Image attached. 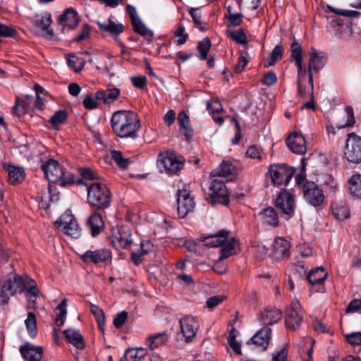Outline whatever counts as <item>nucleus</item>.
<instances>
[{
    "label": "nucleus",
    "instance_id": "680f3d73",
    "mask_svg": "<svg viewBox=\"0 0 361 361\" xmlns=\"http://www.w3.org/2000/svg\"><path fill=\"white\" fill-rule=\"evenodd\" d=\"M345 116H346L345 122H339L336 124V126L338 128H343L348 127V126H350L354 124L355 120H354L353 111L352 108L348 107L346 109Z\"/></svg>",
    "mask_w": 361,
    "mask_h": 361
},
{
    "label": "nucleus",
    "instance_id": "0eeeda50",
    "mask_svg": "<svg viewBox=\"0 0 361 361\" xmlns=\"http://www.w3.org/2000/svg\"><path fill=\"white\" fill-rule=\"evenodd\" d=\"M344 155L348 161L361 163V137L354 133L348 135Z\"/></svg>",
    "mask_w": 361,
    "mask_h": 361
},
{
    "label": "nucleus",
    "instance_id": "c756f323",
    "mask_svg": "<svg viewBox=\"0 0 361 361\" xmlns=\"http://www.w3.org/2000/svg\"><path fill=\"white\" fill-rule=\"evenodd\" d=\"M169 340V335L166 331L154 334L149 336L145 341L147 346L151 350L164 345Z\"/></svg>",
    "mask_w": 361,
    "mask_h": 361
},
{
    "label": "nucleus",
    "instance_id": "864d4df0",
    "mask_svg": "<svg viewBox=\"0 0 361 361\" xmlns=\"http://www.w3.org/2000/svg\"><path fill=\"white\" fill-rule=\"evenodd\" d=\"M176 37L175 42L178 45H182L186 42L188 39V35L185 32V28L182 24H179L178 27L174 32Z\"/></svg>",
    "mask_w": 361,
    "mask_h": 361
},
{
    "label": "nucleus",
    "instance_id": "09e8293b",
    "mask_svg": "<svg viewBox=\"0 0 361 361\" xmlns=\"http://www.w3.org/2000/svg\"><path fill=\"white\" fill-rule=\"evenodd\" d=\"M90 312L95 317V319L98 324L99 329L103 331L105 326V317L103 310L97 305L91 304Z\"/></svg>",
    "mask_w": 361,
    "mask_h": 361
},
{
    "label": "nucleus",
    "instance_id": "ea45409f",
    "mask_svg": "<svg viewBox=\"0 0 361 361\" xmlns=\"http://www.w3.org/2000/svg\"><path fill=\"white\" fill-rule=\"evenodd\" d=\"M329 27L335 35H339L342 37L347 36L346 33L351 31V26L342 23L341 20H333L329 23Z\"/></svg>",
    "mask_w": 361,
    "mask_h": 361
},
{
    "label": "nucleus",
    "instance_id": "4d7b16f0",
    "mask_svg": "<svg viewBox=\"0 0 361 361\" xmlns=\"http://www.w3.org/2000/svg\"><path fill=\"white\" fill-rule=\"evenodd\" d=\"M283 51V47L280 45H276L271 52L269 60L265 66L267 67L273 66L276 61L280 60L282 58Z\"/></svg>",
    "mask_w": 361,
    "mask_h": 361
},
{
    "label": "nucleus",
    "instance_id": "58836bf2",
    "mask_svg": "<svg viewBox=\"0 0 361 361\" xmlns=\"http://www.w3.org/2000/svg\"><path fill=\"white\" fill-rule=\"evenodd\" d=\"M228 232L222 231L219 233L206 237L204 242L207 246L221 247L228 238Z\"/></svg>",
    "mask_w": 361,
    "mask_h": 361
},
{
    "label": "nucleus",
    "instance_id": "49530a36",
    "mask_svg": "<svg viewBox=\"0 0 361 361\" xmlns=\"http://www.w3.org/2000/svg\"><path fill=\"white\" fill-rule=\"evenodd\" d=\"M207 107L210 114L212 115L214 120L219 124H222L224 119L216 115L222 111L221 104L218 101L207 102Z\"/></svg>",
    "mask_w": 361,
    "mask_h": 361
},
{
    "label": "nucleus",
    "instance_id": "6e6552de",
    "mask_svg": "<svg viewBox=\"0 0 361 361\" xmlns=\"http://www.w3.org/2000/svg\"><path fill=\"white\" fill-rule=\"evenodd\" d=\"M111 241L116 249L127 248L132 243L130 230L124 226L114 228L111 231Z\"/></svg>",
    "mask_w": 361,
    "mask_h": 361
},
{
    "label": "nucleus",
    "instance_id": "8fccbe9b",
    "mask_svg": "<svg viewBox=\"0 0 361 361\" xmlns=\"http://www.w3.org/2000/svg\"><path fill=\"white\" fill-rule=\"evenodd\" d=\"M10 296H12V292L7 278L0 279V302L1 303L7 302Z\"/></svg>",
    "mask_w": 361,
    "mask_h": 361
},
{
    "label": "nucleus",
    "instance_id": "1a4fd4ad",
    "mask_svg": "<svg viewBox=\"0 0 361 361\" xmlns=\"http://www.w3.org/2000/svg\"><path fill=\"white\" fill-rule=\"evenodd\" d=\"M275 205L283 214L292 215L296 207L294 195L287 190H281L275 200Z\"/></svg>",
    "mask_w": 361,
    "mask_h": 361
},
{
    "label": "nucleus",
    "instance_id": "c9c22d12",
    "mask_svg": "<svg viewBox=\"0 0 361 361\" xmlns=\"http://www.w3.org/2000/svg\"><path fill=\"white\" fill-rule=\"evenodd\" d=\"M348 190L353 197L361 198V174H353L348 180Z\"/></svg>",
    "mask_w": 361,
    "mask_h": 361
},
{
    "label": "nucleus",
    "instance_id": "bb28decb",
    "mask_svg": "<svg viewBox=\"0 0 361 361\" xmlns=\"http://www.w3.org/2000/svg\"><path fill=\"white\" fill-rule=\"evenodd\" d=\"M270 335L271 329L268 326H264L252 336L250 342L252 344L262 347L264 350L269 344Z\"/></svg>",
    "mask_w": 361,
    "mask_h": 361
},
{
    "label": "nucleus",
    "instance_id": "6ab92c4d",
    "mask_svg": "<svg viewBox=\"0 0 361 361\" xmlns=\"http://www.w3.org/2000/svg\"><path fill=\"white\" fill-rule=\"evenodd\" d=\"M209 189L213 195H215L216 201H219L224 205H227L229 203L230 194L222 180L216 178L213 179Z\"/></svg>",
    "mask_w": 361,
    "mask_h": 361
},
{
    "label": "nucleus",
    "instance_id": "a878e982",
    "mask_svg": "<svg viewBox=\"0 0 361 361\" xmlns=\"http://www.w3.org/2000/svg\"><path fill=\"white\" fill-rule=\"evenodd\" d=\"M68 343L78 349L82 350L85 347L83 336L80 331L75 329H68L63 331Z\"/></svg>",
    "mask_w": 361,
    "mask_h": 361
},
{
    "label": "nucleus",
    "instance_id": "2f4dec72",
    "mask_svg": "<svg viewBox=\"0 0 361 361\" xmlns=\"http://www.w3.org/2000/svg\"><path fill=\"white\" fill-rule=\"evenodd\" d=\"M100 30L108 32L114 35H118L123 31V25L121 23H116L112 20L109 19L106 23L97 22Z\"/></svg>",
    "mask_w": 361,
    "mask_h": 361
},
{
    "label": "nucleus",
    "instance_id": "e2e57ef3",
    "mask_svg": "<svg viewBox=\"0 0 361 361\" xmlns=\"http://www.w3.org/2000/svg\"><path fill=\"white\" fill-rule=\"evenodd\" d=\"M178 122L180 129H184L186 131L190 127L189 116L185 111H181L178 115Z\"/></svg>",
    "mask_w": 361,
    "mask_h": 361
},
{
    "label": "nucleus",
    "instance_id": "0e129e2a",
    "mask_svg": "<svg viewBox=\"0 0 361 361\" xmlns=\"http://www.w3.org/2000/svg\"><path fill=\"white\" fill-rule=\"evenodd\" d=\"M229 35L231 37V39H233L240 44H245L247 43V37L242 29L238 30L236 31H233L230 32Z\"/></svg>",
    "mask_w": 361,
    "mask_h": 361
},
{
    "label": "nucleus",
    "instance_id": "37998d69",
    "mask_svg": "<svg viewBox=\"0 0 361 361\" xmlns=\"http://www.w3.org/2000/svg\"><path fill=\"white\" fill-rule=\"evenodd\" d=\"M80 174L81 176V178L77 180L76 183L78 185H85L86 183H90V181H99L98 175L94 171L88 168L80 169Z\"/></svg>",
    "mask_w": 361,
    "mask_h": 361
},
{
    "label": "nucleus",
    "instance_id": "f3484780",
    "mask_svg": "<svg viewBox=\"0 0 361 361\" xmlns=\"http://www.w3.org/2000/svg\"><path fill=\"white\" fill-rule=\"evenodd\" d=\"M51 23V14L48 11H44L37 14L33 19L35 26L44 32V36L48 39H51L54 37L53 32L49 30Z\"/></svg>",
    "mask_w": 361,
    "mask_h": 361
},
{
    "label": "nucleus",
    "instance_id": "f257e3e1",
    "mask_svg": "<svg viewBox=\"0 0 361 361\" xmlns=\"http://www.w3.org/2000/svg\"><path fill=\"white\" fill-rule=\"evenodd\" d=\"M111 124L115 135L121 138L135 140L138 137L140 121L133 111L120 110L115 112L111 116Z\"/></svg>",
    "mask_w": 361,
    "mask_h": 361
},
{
    "label": "nucleus",
    "instance_id": "e433bc0d",
    "mask_svg": "<svg viewBox=\"0 0 361 361\" xmlns=\"http://www.w3.org/2000/svg\"><path fill=\"white\" fill-rule=\"evenodd\" d=\"M8 181L11 184H17L22 182L25 177L23 169L13 165H9L7 169Z\"/></svg>",
    "mask_w": 361,
    "mask_h": 361
},
{
    "label": "nucleus",
    "instance_id": "f704fd0d",
    "mask_svg": "<svg viewBox=\"0 0 361 361\" xmlns=\"http://www.w3.org/2000/svg\"><path fill=\"white\" fill-rule=\"evenodd\" d=\"M7 279L12 295L17 293H22L26 288L27 281L18 275L9 276Z\"/></svg>",
    "mask_w": 361,
    "mask_h": 361
},
{
    "label": "nucleus",
    "instance_id": "69168bd1",
    "mask_svg": "<svg viewBox=\"0 0 361 361\" xmlns=\"http://www.w3.org/2000/svg\"><path fill=\"white\" fill-rule=\"evenodd\" d=\"M225 298H226L223 295L212 296L207 299L206 302V307L210 310H212L221 304L225 300Z\"/></svg>",
    "mask_w": 361,
    "mask_h": 361
},
{
    "label": "nucleus",
    "instance_id": "6e6d98bb",
    "mask_svg": "<svg viewBox=\"0 0 361 361\" xmlns=\"http://www.w3.org/2000/svg\"><path fill=\"white\" fill-rule=\"evenodd\" d=\"M211 47V42L209 38H204L202 41L198 42L197 49L201 55V59L206 60L207 53Z\"/></svg>",
    "mask_w": 361,
    "mask_h": 361
},
{
    "label": "nucleus",
    "instance_id": "774afa93",
    "mask_svg": "<svg viewBox=\"0 0 361 361\" xmlns=\"http://www.w3.org/2000/svg\"><path fill=\"white\" fill-rule=\"evenodd\" d=\"M347 341L351 345H361V332H353L345 336Z\"/></svg>",
    "mask_w": 361,
    "mask_h": 361
},
{
    "label": "nucleus",
    "instance_id": "a211bd4d",
    "mask_svg": "<svg viewBox=\"0 0 361 361\" xmlns=\"http://www.w3.org/2000/svg\"><path fill=\"white\" fill-rule=\"evenodd\" d=\"M34 103V107L39 110H42L44 101V99L39 97L38 94L35 98L33 97H27L25 99H22L19 101L17 99L16 104L14 105L13 110L17 115H20L21 113H24L28 111L27 105Z\"/></svg>",
    "mask_w": 361,
    "mask_h": 361
},
{
    "label": "nucleus",
    "instance_id": "13d9d810",
    "mask_svg": "<svg viewBox=\"0 0 361 361\" xmlns=\"http://www.w3.org/2000/svg\"><path fill=\"white\" fill-rule=\"evenodd\" d=\"M190 14L192 18L195 26L202 31L204 30L205 26L204 25L199 10L197 8H191L190 10Z\"/></svg>",
    "mask_w": 361,
    "mask_h": 361
},
{
    "label": "nucleus",
    "instance_id": "4c0bfd02",
    "mask_svg": "<svg viewBox=\"0 0 361 361\" xmlns=\"http://www.w3.org/2000/svg\"><path fill=\"white\" fill-rule=\"evenodd\" d=\"M235 166L229 161H224L215 170L211 173L212 177H226L233 174Z\"/></svg>",
    "mask_w": 361,
    "mask_h": 361
},
{
    "label": "nucleus",
    "instance_id": "4be33fe9",
    "mask_svg": "<svg viewBox=\"0 0 361 361\" xmlns=\"http://www.w3.org/2000/svg\"><path fill=\"white\" fill-rule=\"evenodd\" d=\"M22 356L28 361H39L42 358L43 349L40 346L26 343L20 348Z\"/></svg>",
    "mask_w": 361,
    "mask_h": 361
},
{
    "label": "nucleus",
    "instance_id": "7ed1b4c3",
    "mask_svg": "<svg viewBox=\"0 0 361 361\" xmlns=\"http://www.w3.org/2000/svg\"><path fill=\"white\" fill-rule=\"evenodd\" d=\"M42 169L49 182H59L61 186H66L74 182L73 175L66 172L63 166L56 160H48L42 164Z\"/></svg>",
    "mask_w": 361,
    "mask_h": 361
},
{
    "label": "nucleus",
    "instance_id": "423d86ee",
    "mask_svg": "<svg viewBox=\"0 0 361 361\" xmlns=\"http://www.w3.org/2000/svg\"><path fill=\"white\" fill-rule=\"evenodd\" d=\"M303 321V310L297 299L291 301L290 306L286 309L285 324L287 328L295 330Z\"/></svg>",
    "mask_w": 361,
    "mask_h": 361
},
{
    "label": "nucleus",
    "instance_id": "4468645a",
    "mask_svg": "<svg viewBox=\"0 0 361 361\" xmlns=\"http://www.w3.org/2000/svg\"><path fill=\"white\" fill-rule=\"evenodd\" d=\"M181 334L186 342H190L196 336L200 325L195 317H184L179 320Z\"/></svg>",
    "mask_w": 361,
    "mask_h": 361
},
{
    "label": "nucleus",
    "instance_id": "aec40b11",
    "mask_svg": "<svg viewBox=\"0 0 361 361\" xmlns=\"http://www.w3.org/2000/svg\"><path fill=\"white\" fill-rule=\"evenodd\" d=\"M327 277V273L323 267H317L310 271L307 278L309 283L312 286H317L316 290L318 292H324L325 288L324 282Z\"/></svg>",
    "mask_w": 361,
    "mask_h": 361
},
{
    "label": "nucleus",
    "instance_id": "5fc2aeb1",
    "mask_svg": "<svg viewBox=\"0 0 361 361\" xmlns=\"http://www.w3.org/2000/svg\"><path fill=\"white\" fill-rule=\"evenodd\" d=\"M111 158L122 169L128 168L130 163L128 159L124 158L120 151L114 150L111 152Z\"/></svg>",
    "mask_w": 361,
    "mask_h": 361
},
{
    "label": "nucleus",
    "instance_id": "393cba45",
    "mask_svg": "<svg viewBox=\"0 0 361 361\" xmlns=\"http://www.w3.org/2000/svg\"><path fill=\"white\" fill-rule=\"evenodd\" d=\"M282 317V312L276 308L266 309L260 314V321L266 326L279 322Z\"/></svg>",
    "mask_w": 361,
    "mask_h": 361
},
{
    "label": "nucleus",
    "instance_id": "2eb2a0df",
    "mask_svg": "<svg viewBox=\"0 0 361 361\" xmlns=\"http://www.w3.org/2000/svg\"><path fill=\"white\" fill-rule=\"evenodd\" d=\"M80 20L77 11L73 8H66L60 16L59 19V25L61 27L63 32L75 28Z\"/></svg>",
    "mask_w": 361,
    "mask_h": 361
},
{
    "label": "nucleus",
    "instance_id": "39448f33",
    "mask_svg": "<svg viewBox=\"0 0 361 361\" xmlns=\"http://www.w3.org/2000/svg\"><path fill=\"white\" fill-rule=\"evenodd\" d=\"M269 171L271 182L275 186L287 185L295 173L293 169L285 164H272Z\"/></svg>",
    "mask_w": 361,
    "mask_h": 361
},
{
    "label": "nucleus",
    "instance_id": "3c124183",
    "mask_svg": "<svg viewBox=\"0 0 361 361\" xmlns=\"http://www.w3.org/2000/svg\"><path fill=\"white\" fill-rule=\"evenodd\" d=\"M85 60L78 57L74 54H69L68 57V64L69 67L75 72H80L85 66Z\"/></svg>",
    "mask_w": 361,
    "mask_h": 361
},
{
    "label": "nucleus",
    "instance_id": "473e14b6",
    "mask_svg": "<svg viewBox=\"0 0 361 361\" xmlns=\"http://www.w3.org/2000/svg\"><path fill=\"white\" fill-rule=\"evenodd\" d=\"M120 92V90L118 88L99 90L96 93V99L102 100L104 104H111L118 97Z\"/></svg>",
    "mask_w": 361,
    "mask_h": 361
},
{
    "label": "nucleus",
    "instance_id": "f8f14e48",
    "mask_svg": "<svg viewBox=\"0 0 361 361\" xmlns=\"http://www.w3.org/2000/svg\"><path fill=\"white\" fill-rule=\"evenodd\" d=\"M81 259L85 263H108L111 260V252L106 248L88 250L81 255Z\"/></svg>",
    "mask_w": 361,
    "mask_h": 361
},
{
    "label": "nucleus",
    "instance_id": "79ce46f5",
    "mask_svg": "<svg viewBox=\"0 0 361 361\" xmlns=\"http://www.w3.org/2000/svg\"><path fill=\"white\" fill-rule=\"evenodd\" d=\"M66 307L67 301L66 299H63L55 309V323L59 327L63 326L65 322L67 314Z\"/></svg>",
    "mask_w": 361,
    "mask_h": 361
},
{
    "label": "nucleus",
    "instance_id": "f03ea898",
    "mask_svg": "<svg viewBox=\"0 0 361 361\" xmlns=\"http://www.w3.org/2000/svg\"><path fill=\"white\" fill-rule=\"evenodd\" d=\"M87 187V202L97 209H106L111 202L110 192L106 185L100 182L86 183Z\"/></svg>",
    "mask_w": 361,
    "mask_h": 361
},
{
    "label": "nucleus",
    "instance_id": "412c9836",
    "mask_svg": "<svg viewBox=\"0 0 361 361\" xmlns=\"http://www.w3.org/2000/svg\"><path fill=\"white\" fill-rule=\"evenodd\" d=\"M286 143L293 153L303 154L307 150L304 137L297 133L290 134L286 140Z\"/></svg>",
    "mask_w": 361,
    "mask_h": 361
},
{
    "label": "nucleus",
    "instance_id": "de8ad7c7",
    "mask_svg": "<svg viewBox=\"0 0 361 361\" xmlns=\"http://www.w3.org/2000/svg\"><path fill=\"white\" fill-rule=\"evenodd\" d=\"M146 354L147 350L143 348L129 349L125 353V359L126 361H140Z\"/></svg>",
    "mask_w": 361,
    "mask_h": 361
},
{
    "label": "nucleus",
    "instance_id": "cd10ccee",
    "mask_svg": "<svg viewBox=\"0 0 361 361\" xmlns=\"http://www.w3.org/2000/svg\"><path fill=\"white\" fill-rule=\"evenodd\" d=\"M87 224L93 237L97 236L102 231L104 226L101 215L97 212H94L90 216Z\"/></svg>",
    "mask_w": 361,
    "mask_h": 361
},
{
    "label": "nucleus",
    "instance_id": "a18cd8bd",
    "mask_svg": "<svg viewBox=\"0 0 361 361\" xmlns=\"http://www.w3.org/2000/svg\"><path fill=\"white\" fill-rule=\"evenodd\" d=\"M245 157L255 159L257 161H262L266 158L267 155L261 147L257 145H251L247 148L245 152Z\"/></svg>",
    "mask_w": 361,
    "mask_h": 361
},
{
    "label": "nucleus",
    "instance_id": "c85d7f7f",
    "mask_svg": "<svg viewBox=\"0 0 361 361\" xmlns=\"http://www.w3.org/2000/svg\"><path fill=\"white\" fill-rule=\"evenodd\" d=\"M238 243L233 238H227L225 243L221 245L220 250L219 260H222L229 257L237 253Z\"/></svg>",
    "mask_w": 361,
    "mask_h": 361
},
{
    "label": "nucleus",
    "instance_id": "052dcab7",
    "mask_svg": "<svg viewBox=\"0 0 361 361\" xmlns=\"http://www.w3.org/2000/svg\"><path fill=\"white\" fill-rule=\"evenodd\" d=\"M67 118L66 111L64 110H59L54 113L50 119L51 123L54 126H57L63 123Z\"/></svg>",
    "mask_w": 361,
    "mask_h": 361
},
{
    "label": "nucleus",
    "instance_id": "ddd939ff",
    "mask_svg": "<svg viewBox=\"0 0 361 361\" xmlns=\"http://www.w3.org/2000/svg\"><path fill=\"white\" fill-rule=\"evenodd\" d=\"M56 224L65 234L72 238H78L80 235V227L72 215L64 214Z\"/></svg>",
    "mask_w": 361,
    "mask_h": 361
},
{
    "label": "nucleus",
    "instance_id": "5701e85b",
    "mask_svg": "<svg viewBox=\"0 0 361 361\" xmlns=\"http://www.w3.org/2000/svg\"><path fill=\"white\" fill-rule=\"evenodd\" d=\"M290 243L286 239L282 237H277L274 239L272 250L273 254L276 258H282L288 257Z\"/></svg>",
    "mask_w": 361,
    "mask_h": 361
},
{
    "label": "nucleus",
    "instance_id": "72a5a7b5",
    "mask_svg": "<svg viewBox=\"0 0 361 361\" xmlns=\"http://www.w3.org/2000/svg\"><path fill=\"white\" fill-rule=\"evenodd\" d=\"M332 214L335 219L343 221L350 216V211L346 204L343 201L334 202L332 204Z\"/></svg>",
    "mask_w": 361,
    "mask_h": 361
},
{
    "label": "nucleus",
    "instance_id": "20e7f679",
    "mask_svg": "<svg viewBox=\"0 0 361 361\" xmlns=\"http://www.w3.org/2000/svg\"><path fill=\"white\" fill-rule=\"evenodd\" d=\"M183 166L180 157L173 152L165 151L159 153L157 159V166L161 172L168 174H176Z\"/></svg>",
    "mask_w": 361,
    "mask_h": 361
},
{
    "label": "nucleus",
    "instance_id": "c03bdc74",
    "mask_svg": "<svg viewBox=\"0 0 361 361\" xmlns=\"http://www.w3.org/2000/svg\"><path fill=\"white\" fill-rule=\"evenodd\" d=\"M234 7L235 5L228 4L227 6V14L225 16V18L229 20V26H238L242 22V15Z\"/></svg>",
    "mask_w": 361,
    "mask_h": 361
},
{
    "label": "nucleus",
    "instance_id": "338daca9",
    "mask_svg": "<svg viewBox=\"0 0 361 361\" xmlns=\"http://www.w3.org/2000/svg\"><path fill=\"white\" fill-rule=\"evenodd\" d=\"M346 312L361 314V299L351 301L346 308Z\"/></svg>",
    "mask_w": 361,
    "mask_h": 361
},
{
    "label": "nucleus",
    "instance_id": "bf43d9fd",
    "mask_svg": "<svg viewBox=\"0 0 361 361\" xmlns=\"http://www.w3.org/2000/svg\"><path fill=\"white\" fill-rule=\"evenodd\" d=\"M314 343V340L311 337H305L304 340L300 343L301 350L305 352V348L303 345H310L306 349V354L308 356L307 358L305 359V361H312V355L313 352V345Z\"/></svg>",
    "mask_w": 361,
    "mask_h": 361
},
{
    "label": "nucleus",
    "instance_id": "9d476101",
    "mask_svg": "<svg viewBox=\"0 0 361 361\" xmlns=\"http://www.w3.org/2000/svg\"><path fill=\"white\" fill-rule=\"evenodd\" d=\"M302 192L306 201L313 206L320 205L324 202V195L314 182H305L302 185Z\"/></svg>",
    "mask_w": 361,
    "mask_h": 361
},
{
    "label": "nucleus",
    "instance_id": "9b49d317",
    "mask_svg": "<svg viewBox=\"0 0 361 361\" xmlns=\"http://www.w3.org/2000/svg\"><path fill=\"white\" fill-rule=\"evenodd\" d=\"M326 59L322 52L318 51L317 49L312 48L311 53L310 54L309 63H308V79L309 82L311 85V89H314L313 84V74L312 72H318L325 65Z\"/></svg>",
    "mask_w": 361,
    "mask_h": 361
},
{
    "label": "nucleus",
    "instance_id": "b1692460",
    "mask_svg": "<svg viewBox=\"0 0 361 361\" xmlns=\"http://www.w3.org/2000/svg\"><path fill=\"white\" fill-rule=\"evenodd\" d=\"M259 215L264 225L274 228L278 226L279 223L278 214L273 207L263 209Z\"/></svg>",
    "mask_w": 361,
    "mask_h": 361
},
{
    "label": "nucleus",
    "instance_id": "a19ab883",
    "mask_svg": "<svg viewBox=\"0 0 361 361\" xmlns=\"http://www.w3.org/2000/svg\"><path fill=\"white\" fill-rule=\"evenodd\" d=\"M132 26L133 27V30L135 32L139 34L140 35L145 37L148 39H151L153 37V32L148 29L143 21L140 18H135L133 22H131Z\"/></svg>",
    "mask_w": 361,
    "mask_h": 361
},
{
    "label": "nucleus",
    "instance_id": "603ef678",
    "mask_svg": "<svg viewBox=\"0 0 361 361\" xmlns=\"http://www.w3.org/2000/svg\"><path fill=\"white\" fill-rule=\"evenodd\" d=\"M28 334L31 337H35L37 335V322L36 317L33 312H28L27 317L25 321Z\"/></svg>",
    "mask_w": 361,
    "mask_h": 361
},
{
    "label": "nucleus",
    "instance_id": "dca6fc26",
    "mask_svg": "<svg viewBox=\"0 0 361 361\" xmlns=\"http://www.w3.org/2000/svg\"><path fill=\"white\" fill-rule=\"evenodd\" d=\"M177 196L178 214L180 218H184L188 212L192 210L195 202L186 190H179Z\"/></svg>",
    "mask_w": 361,
    "mask_h": 361
},
{
    "label": "nucleus",
    "instance_id": "7c9ffc66",
    "mask_svg": "<svg viewBox=\"0 0 361 361\" xmlns=\"http://www.w3.org/2000/svg\"><path fill=\"white\" fill-rule=\"evenodd\" d=\"M291 56L295 60L298 74L301 75L306 73V69L302 67V47L296 41L291 44Z\"/></svg>",
    "mask_w": 361,
    "mask_h": 361
}]
</instances>
